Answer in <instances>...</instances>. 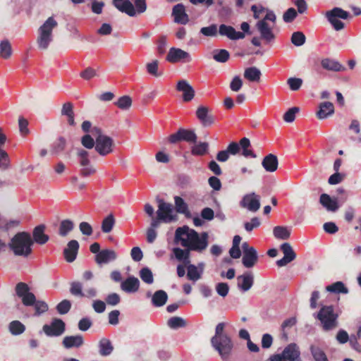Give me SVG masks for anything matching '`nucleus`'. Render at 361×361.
<instances>
[{
    "instance_id": "34",
    "label": "nucleus",
    "mask_w": 361,
    "mask_h": 361,
    "mask_svg": "<svg viewBox=\"0 0 361 361\" xmlns=\"http://www.w3.org/2000/svg\"><path fill=\"white\" fill-rule=\"evenodd\" d=\"M190 250L188 248L185 250H183L180 247L173 248V253L175 258L178 261L181 262L185 266L190 263Z\"/></svg>"
},
{
    "instance_id": "19",
    "label": "nucleus",
    "mask_w": 361,
    "mask_h": 361,
    "mask_svg": "<svg viewBox=\"0 0 361 361\" xmlns=\"http://www.w3.org/2000/svg\"><path fill=\"white\" fill-rule=\"evenodd\" d=\"M308 66L317 67L321 66L322 68H342V65L334 59H320L316 56L310 58Z\"/></svg>"
},
{
    "instance_id": "12",
    "label": "nucleus",
    "mask_w": 361,
    "mask_h": 361,
    "mask_svg": "<svg viewBox=\"0 0 361 361\" xmlns=\"http://www.w3.org/2000/svg\"><path fill=\"white\" fill-rule=\"evenodd\" d=\"M77 155L80 166V175L82 178H87L96 173V169L91 164L89 153L83 149H78Z\"/></svg>"
},
{
    "instance_id": "40",
    "label": "nucleus",
    "mask_w": 361,
    "mask_h": 361,
    "mask_svg": "<svg viewBox=\"0 0 361 361\" xmlns=\"http://www.w3.org/2000/svg\"><path fill=\"white\" fill-rule=\"evenodd\" d=\"M244 78L252 82L260 81L262 73L259 69H245Z\"/></svg>"
},
{
    "instance_id": "53",
    "label": "nucleus",
    "mask_w": 361,
    "mask_h": 361,
    "mask_svg": "<svg viewBox=\"0 0 361 361\" xmlns=\"http://www.w3.org/2000/svg\"><path fill=\"white\" fill-rule=\"evenodd\" d=\"M140 276L141 279L147 284H152L154 281L152 272L147 267L142 268L140 270Z\"/></svg>"
},
{
    "instance_id": "56",
    "label": "nucleus",
    "mask_w": 361,
    "mask_h": 361,
    "mask_svg": "<svg viewBox=\"0 0 361 361\" xmlns=\"http://www.w3.org/2000/svg\"><path fill=\"white\" fill-rule=\"evenodd\" d=\"M71 308V302L68 300H63L56 306V310L60 314H67Z\"/></svg>"
},
{
    "instance_id": "15",
    "label": "nucleus",
    "mask_w": 361,
    "mask_h": 361,
    "mask_svg": "<svg viewBox=\"0 0 361 361\" xmlns=\"http://www.w3.org/2000/svg\"><path fill=\"white\" fill-rule=\"evenodd\" d=\"M42 330L47 336L58 337L65 332L66 324L62 319L54 318L49 324H44Z\"/></svg>"
},
{
    "instance_id": "51",
    "label": "nucleus",
    "mask_w": 361,
    "mask_h": 361,
    "mask_svg": "<svg viewBox=\"0 0 361 361\" xmlns=\"http://www.w3.org/2000/svg\"><path fill=\"white\" fill-rule=\"evenodd\" d=\"M208 150V144L207 142H200L192 147V154L196 156H202Z\"/></svg>"
},
{
    "instance_id": "29",
    "label": "nucleus",
    "mask_w": 361,
    "mask_h": 361,
    "mask_svg": "<svg viewBox=\"0 0 361 361\" xmlns=\"http://www.w3.org/2000/svg\"><path fill=\"white\" fill-rule=\"evenodd\" d=\"M219 34L226 36L231 39H239L245 37V34L241 32L236 31L233 27L221 25L219 27Z\"/></svg>"
},
{
    "instance_id": "48",
    "label": "nucleus",
    "mask_w": 361,
    "mask_h": 361,
    "mask_svg": "<svg viewBox=\"0 0 361 361\" xmlns=\"http://www.w3.org/2000/svg\"><path fill=\"white\" fill-rule=\"evenodd\" d=\"M12 54L11 45L8 40L0 42V56L3 59H8Z\"/></svg>"
},
{
    "instance_id": "23",
    "label": "nucleus",
    "mask_w": 361,
    "mask_h": 361,
    "mask_svg": "<svg viewBox=\"0 0 361 361\" xmlns=\"http://www.w3.org/2000/svg\"><path fill=\"white\" fill-rule=\"evenodd\" d=\"M319 203L328 212H336L339 208L337 198L331 197L329 195L326 193H323L320 195Z\"/></svg>"
},
{
    "instance_id": "30",
    "label": "nucleus",
    "mask_w": 361,
    "mask_h": 361,
    "mask_svg": "<svg viewBox=\"0 0 361 361\" xmlns=\"http://www.w3.org/2000/svg\"><path fill=\"white\" fill-rule=\"evenodd\" d=\"M62 343L67 349L79 348L83 345L84 340L81 335L67 336L63 338Z\"/></svg>"
},
{
    "instance_id": "2",
    "label": "nucleus",
    "mask_w": 361,
    "mask_h": 361,
    "mask_svg": "<svg viewBox=\"0 0 361 361\" xmlns=\"http://www.w3.org/2000/svg\"><path fill=\"white\" fill-rule=\"evenodd\" d=\"M15 290L16 295L21 299L23 305L34 307L35 316H39L48 310V305L44 301L37 300L35 295L30 292V288L27 283L23 282L18 283Z\"/></svg>"
},
{
    "instance_id": "11",
    "label": "nucleus",
    "mask_w": 361,
    "mask_h": 361,
    "mask_svg": "<svg viewBox=\"0 0 361 361\" xmlns=\"http://www.w3.org/2000/svg\"><path fill=\"white\" fill-rule=\"evenodd\" d=\"M325 16L333 27L336 31H339L343 30L345 26L344 23L339 19H348L350 17V13L339 7H335L326 11Z\"/></svg>"
},
{
    "instance_id": "43",
    "label": "nucleus",
    "mask_w": 361,
    "mask_h": 361,
    "mask_svg": "<svg viewBox=\"0 0 361 361\" xmlns=\"http://www.w3.org/2000/svg\"><path fill=\"white\" fill-rule=\"evenodd\" d=\"M273 234L277 239L287 240L290 235V231L286 227L277 226L274 228Z\"/></svg>"
},
{
    "instance_id": "60",
    "label": "nucleus",
    "mask_w": 361,
    "mask_h": 361,
    "mask_svg": "<svg viewBox=\"0 0 361 361\" xmlns=\"http://www.w3.org/2000/svg\"><path fill=\"white\" fill-rule=\"evenodd\" d=\"M289 87L293 91L298 90L302 84V80L298 78H290L287 80Z\"/></svg>"
},
{
    "instance_id": "64",
    "label": "nucleus",
    "mask_w": 361,
    "mask_h": 361,
    "mask_svg": "<svg viewBox=\"0 0 361 361\" xmlns=\"http://www.w3.org/2000/svg\"><path fill=\"white\" fill-rule=\"evenodd\" d=\"M229 58V53L226 49L217 51L214 54V59L219 62H225Z\"/></svg>"
},
{
    "instance_id": "9",
    "label": "nucleus",
    "mask_w": 361,
    "mask_h": 361,
    "mask_svg": "<svg viewBox=\"0 0 361 361\" xmlns=\"http://www.w3.org/2000/svg\"><path fill=\"white\" fill-rule=\"evenodd\" d=\"M92 133L95 137V150L101 156H106L113 152L114 141L112 138L103 135L98 128H94Z\"/></svg>"
},
{
    "instance_id": "55",
    "label": "nucleus",
    "mask_w": 361,
    "mask_h": 361,
    "mask_svg": "<svg viewBox=\"0 0 361 361\" xmlns=\"http://www.w3.org/2000/svg\"><path fill=\"white\" fill-rule=\"evenodd\" d=\"M116 105L121 109H128L132 105V99L129 96H123L118 99Z\"/></svg>"
},
{
    "instance_id": "14",
    "label": "nucleus",
    "mask_w": 361,
    "mask_h": 361,
    "mask_svg": "<svg viewBox=\"0 0 361 361\" xmlns=\"http://www.w3.org/2000/svg\"><path fill=\"white\" fill-rule=\"evenodd\" d=\"M158 209L157 215L164 223H171L176 220V215L173 214V207L171 203L164 202L163 200H158Z\"/></svg>"
},
{
    "instance_id": "37",
    "label": "nucleus",
    "mask_w": 361,
    "mask_h": 361,
    "mask_svg": "<svg viewBox=\"0 0 361 361\" xmlns=\"http://www.w3.org/2000/svg\"><path fill=\"white\" fill-rule=\"evenodd\" d=\"M185 266L188 270L187 278L188 280L196 282L202 278V274H201V270H199L196 265L189 263Z\"/></svg>"
},
{
    "instance_id": "49",
    "label": "nucleus",
    "mask_w": 361,
    "mask_h": 361,
    "mask_svg": "<svg viewBox=\"0 0 361 361\" xmlns=\"http://www.w3.org/2000/svg\"><path fill=\"white\" fill-rule=\"evenodd\" d=\"M176 210L178 213L186 214L188 213V207L184 200L178 196L174 197Z\"/></svg>"
},
{
    "instance_id": "59",
    "label": "nucleus",
    "mask_w": 361,
    "mask_h": 361,
    "mask_svg": "<svg viewBox=\"0 0 361 361\" xmlns=\"http://www.w3.org/2000/svg\"><path fill=\"white\" fill-rule=\"evenodd\" d=\"M300 109L298 107L294 106L289 109L284 114H283V120L287 123H292L295 118V114L299 112Z\"/></svg>"
},
{
    "instance_id": "54",
    "label": "nucleus",
    "mask_w": 361,
    "mask_h": 361,
    "mask_svg": "<svg viewBox=\"0 0 361 361\" xmlns=\"http://www.w3.org/2000/svg\"><path fill=\"white\" fill-rule=\"evenodd\" d=\"M10 166V159L8 153L0 148V169L6 170Z\"/></svg>"
},
{
    "instance_id": "25",
    "label": "nucleus",
    "mask_w": 361,
    "mask_h": 361,
    "mask_svg": "<svg viewBox=\"0 0 361 361\" xmlns=\"http://www.w3.org/2000/svg\"><path fill=\"white\" fill-rule=\"evenodd\" d=\"M79 250V243L76 240H71L67 244L66 247L63 250L65 259L68 262H73L77 257Z\"/></svg>"
},
{
    "instance_id": "4",
    "label": "nucleus",
    "mask_w": 361,
    "mask_h": 361,
    "mask_svg": "<svg viewBox=\"0 0 361 361\" xmlns=\"http://www.w3.org/2000/svg\"><path fill=\"white\" fill-rule=\"evenodd\" d=\"M315 317L320 321L322 329L325 331H331L338 325V314L335 312L332 305L322 306Z\"/></svg>"
},
{
    "instance_id": "3",
    "label": "nucleus",
    "mask_w": 361,
    "mask_h": 361,
    "mask_svg": "<svg viewBox=\"0 0 361 361\" xmlns=\"http://www.w3.org/2000/svg\"><path fill=\"white\" fill-rule=\"evenodd\" d=\"M33 240L29 233L18 232L8 243V247L16 256L27 257L32 253Z\"/></svg>"
},
{
    "instance_id": "7",
    "label": "nucleus",
    "mask_w": 361,
    "mask_h": 361,
    "mask_svg": "<svg viewBox=\"0 0 361 361\" xmlns=\"http://www.w3.org/2000/svg\"><path fill=\"white\" fill-rule=\"evenodd\" d=\"M134 2L135 6L129 0H114V5L120 11L130 16H135L137 13H142L146 11V0H134Z\"/></svg>"
},
{
    "instance_id": "26",
    "label": "nucleus",
    "mask_w": 361,
    "mask_h": 361,
    "mask_svg": "<svg viewBox=\"0 0 361 361\" xmlns=\"http://www.w3.org/2000/svg\"><path fill=\"white\" fill-rule=\"evenodd\" d=\"M238 287L243 292L249 290L254 283V276L251 272H246L237 277Z\"/></svg>"
},
{
    "instance_id": "52",
    "label": "nucleus",
    "mask_w": 361,
    "mask_h": 361,
    "mask_svg": "<svg viewBox=\"0 0 361 361\" xmlns=\"http://www.w3.org/2000/svg\"><path fill=\"white\" fill-rule=\"evenodd\" d=\"M79 75L84 80H89L94 77L101 76L100 73L97 71L96 69H82Z\"/></svg>"
},
{
    "instance_id": "44",
    "label": "nucleus",
    "mask_w": 361,
    "mask_h": 361,
    "mask_svg": "<svg viewBox=\"0 0 361 361\" xmlns=\"http://www.w3.org/2000/svg\"><path fill=\"white\" fill-rule=\"evenodd\" d=\"M74 228V224L70 219H65L61 221L59 234L61 236L65 237Z\"/></svg>"
},
{
    "instance_id": "18",
    "label": "nucleus",
    "mask_w": 361,
    "mask_h": 361,
    "mask_svg": "<svg viewBox=\"0 0 361 361\" xmlns=\"http://www.w3.org/2000/svg\"><path fill=\"white\" fill-rule=\"evenodd\" d=\"M281 250L283 252L284 256L282 259H279L276 262L277 266L280 267L287 265L288 263L293 261L296 257V255L290 243H284L281 244Z\"/></svg>"
},
{
    "instance_id": "13",
    "label": "nucleus",
    "mask_w": 361,
    "mask_h": 361,
    "mask_svg": "<svg viewBox=\"0 0 361 361\" xmlns=\"http://www.w3.org/2000/svg\"><path fill=\"white\" fill-rule=\"evenodd\" d=\"M82 283L80 281H73L70 284V293L78 298H93L97 295V290L93 286L87 287L83 291Z\"/></svg>"
},
{
    "instance_id": "22",
    "label": "nucleus",
    "mask_w": 361,
    "mask_h": 361,
    "mask_svg": "<svg viewBox=\"0 0 361 361\" xmlns=\"http://www.w3.org/2000/svg\"><path fill=\"white\" fill-rule=\"evenodd\" d=\"M167 60L171 62H178V61H190V56L189 54L180 49L171 48L170 49L167 57Z\"/></svg>"
},
{
    "instance_id": "42",
    "label": "nucleus",
    "mask_w": 361,
    "mask_h": 361,
    "mask_svg": "<svg viewBox=\"0 0 361 361\" xmlns=\"http://www.w3.org/2000/svg\"><path fill=\"white\" fill-rule=\"evenodd\" d=\"M326 290L330 293H343L347 294L348 289L345 287L342 281L335 282L329 286H327Z\"/></svg>"
},
{
    "instance_id": "1",
    "label": "nucleus",
    "mask_w": 361,
    "mask_h": 361,
    "mask_svg": "<svg viewBox=\"0 0 361 361\" xmlns=\"http://www.w3.org/2000/svg\"><path fill=\"white\" fill-rule=\"evenodd\" d=\"M208 239L207 232L199 233L187 226L178 228L175 232V241L190 251L202 252L208 246Z\"/></svg>"
},
{
    "instance_id": "47",
    "label": "nucleus",
    "mask_w": 361,
    "mask_h": 361,
    "mask_svg": "<svg viewBox=\"0 0 361 361\" xmlns=\"http://www.w3.org/2000/svg\"><path fill=\"white\" fill-rule=\"evenodd\" d=\"M310 350L315 361H329L326 355L319 347L312 345Z\"/></svg>"
},
{
    "instance_id": "58",
    "label": "nucleus",
    "mask_w": 361,
    "mask_h": 361,
    "mask_svg": "<svg viewBox=\"0 0 361 361\" xmlns=\"http://www.w3.org/2000/svg\"><path fill=\"white\" fill-rule=\"evenodd\" d=\"M217 25L212 24L208 27H203L200 29V33L205 37H214L217 35Z\"/></svg>"
},
{
    "instance_id": "61",
    "label": "nucleus",
    "mask_w": 361,
    "mask_h": 361,
    "mask_svg": "<svg viewBox=\"0 0 361 361\" xmlns=\"http://www.w3.org/2000/svg\"><path fill=\"white\" fill-rule=\"evenodd\" d=\"M19 130L22 136H26L30 130L28 129V121L23 117L18 118Z\"/></svg>"
},
{
    "instance_id": "20",
    "label": "nucleus",
    "mask_w": 361,
    "mask_h": 361,
    "mask_svg": "<svg viewBox=\"0 0 361 361\" xmlns=\"http://www.w3.org/2000/svg\"><path fill=\"white\" fill-rule=\"evenodd\" d=\"M195 114L204 127L210 126L214 122V118L213 116L209 114V109L207 106H199L196 110Z\"/></svg>"
},
{
    "instance_id": "5",
    "label": "nucleus",
    "mask_w": 361,
    "mask_h": 361,
    "mask_svg": "<svg viewBox=\"0 0 361 361\" xmlns=\"http://www.w3.org/2000/svg\"><path fill=\"white\" fill-rule=\"evenodd\" d=\"M276 15L273 11H267L264 18L259 20L256 24V27L259 31L261 38L270 42L274 38L273 29L276 24Z\"/></svg>"
},
{
    "instance_id": "16",
    "label": "nucleus",
    "mask_w": 361,
    "mask_h": 361,
    "mask_svg": "<svg viewBox=\"0 0 361 361\" xmlns=\"http://www.w3.org/2000/svg\"><path fill=\"white\" fill-rule=\"evenodd\" d=\"M260 205V197L255 192L245 195L240 202L241 207L253 213L259 209Z\"/></svg>"
},
{
    "instance_id": "10",
    "label": "nucleus",
    "mask_w": 361,
    "mask_h": 361,
    "mask_svg": "<svg viewBox=\"0 0 361 361\" xmlns=\"http://www.w3.org/2000/svg\"><path fill=\"white\" fill-rule=\"evenodd\" d=\"M267 361H302L299 346L291 343L285 347L281 353L271 355Z\"/></svg>"
},
{
    "instance_id": "35",
    "label": "nucleus",
    "mask_w": 361,
    "mask_h": 361,
    "mask_svg": "<svg viewBox=\"0 0 361 361\" xmlns=\"http://www.w3.org/2000/svg\"><path fill=\"white\" fill-rule=\"evenodd\" d=\"M99 353L102 356H108L114 350V346L111 341L106 338H102L98 344Z\"/></svg>"
},
{
    "instance_id": "32",
    "label": "nucleus",
    "mask_w": 361,
    "mask_h": 361,
    "mask_svg": "<svg viewBox=\"0 0 361 361\" xmlns=\"http://www.w3.org/2000/svg\"><path fill=\"white\" fill-rule=\"evenodd\" d=\"M44 230L45 226L44 225H39L34 228L32 232L33 242L44 245L49 240V238L44 233Z\"/></svg>"
},
{
    "instance_id": "6",
    "label": "nucleus",
    "mask_w": 361,
    "mask_h": 361,
    "mask_svg": "<svg viewBox=\"0 0 361 361\" xmlns=\"http://www.w3.org/2000/svg\"><path fill=\"white\" fill-rule=\"evenodd\" d=\"M58 23L53 17L48 18L39 27L37 44L40 49H46L52 41V31L56 27Z\"/></svg>"
},
{
    "instance_id": "33",
    "label": "nucleus",
    "mask_w": 361,
    "mask_h": 361,
    "mask_svg": "<svg viewBox=\"0 0 361 361\" xmlns=\"http://www.w3.org/2000/svg\"><path fill=\"white\" fill-rule=\"evenodd\" d=\"M334 113V107L331 102H324L320 104L317 116L319 119H324Z\"/></svg>"
},
{
    "instance_id": "50",
    "label": "nucleus",
    "mask_w": 361,
    "mask_h": 361,
    "mask_svg": "<svg viewBox=\"0 0 361 361\" xmlns=\"http://www.w3.org/2000/svg\"><path fill=\"white\" fill-rule=\"evenodd\" d=\"M115 224V219L112 214L107 216L102 222V231L108 233H110Z\"/></svg>"
},
{
    "instance_id": "46",
    "label": "nucleus",
    "mask_w": 361,
    "mask_h": 361,
    "mask_svg": "<svg viewBox=\"0 0 361 361\" xmlns=\"http://www.w3.org/2000/svg\"><path fill=\"white\" fill-rule=\"evenodd\" d=\"M179 131L181 141L188 142H195L197 141V137L194 130L180 128Z\"/></svg>"
},
{
    "instance_id": "17",
    "label": "nucleus",
    "mask_w": 361,
    "mask_h": 361,
    "mask_svg": "<svg viewBox=\"0 0 361 361\" xmlns=\"http://www.w3.org/2000/svg\"><path fill=\"white\" fill-rule=\"evenodd\" d=\"M242 249L243 252V256L242 259V263L246 268L252 267L258 259V255L256 250L250 246L248 243L244 242L242 244Z\"/></svg>"
},
{
    "instance_id": "28",
    "label": "nucleus",
    "mask_w": 361,
    "mask_h": 361,
    "mask_svg": "<svg viewBox=\"0 0 361 361\" xmlns=\"http://www.w3.org/2000/svg\"><path fill=\"white\" fill-rule=\"evenodd\" d=\"M172 14L174 16V21L177 23L185 25L189 21L185 6L182 4H178L173 7Z\"/></svg>"
},
{
    "instance_id": "57",
    "label": "nucleus",
    "mask_w": 361,
    "mask_h": 361,
    "mask_svg": "<svg viewBox=\"0 0 361 361\" xmlns=\"http://www.w3.org/2000/svg\"><path fill=\"white\" fill-rule=\"evenodd\" d=\"M305 36L301 32H293L291 37L292 43L297 47L302 46L305 42Z\"/></svg>"
},
{
    "instance_id": "39",
    "label": "nucleus",
    "mask_w": 361,
    "mask_h": 361,
    "mask_svg": "<svg viewBox=\"0 0 361 361\" xmlns=\"http://www.w3.org/2000/svg\"><path fill=\"white\" fill-rule=\"evenodd\" d=\"M187 322L180 317H172L167 321V326L171 329H178L179 328L185 327Z\"/></svg>"
},
{
    "instance_id": "27",
    "label": "nucleus",
    "mask_w": 361,
    "mask_h": 361,
    "mask_svg": "<svg viewBox=\"0 0 361 361\" xmlns=\"http://www.w3.org/2000/svg\"><path fill=\"white\" fill-rule=\"evenodd\" d=\"M140 287V281L135 276H129L121 283V288L126 293H133L138 290Z\"/></svg>"
},
{
    "instance_id": "62",
    "label": "nucleus",
    "mask_w": 361,
    "mask_h": 361,
    "mask_svg": "<svg viewBox=\"0 0 361 361\" xmlns=\"http://www.w3.org/2000/svg\"><path fill=\"white\" fill-rule=\"evenodd\" d=\"M216 291L220 296L225 298L229 291V286L226 283L221 282L216 285Z\"/></svg>"
},
{
    "instance_id": "45",
    "label": "nucleus",
    "mask_w": 361,
    "mask_h": 361,
    "mask_svg": "<svg viewBox=\"0 0 361 361\" xmlns=\"http://www.w3.org/2000/svg\"><path fill=\"white\" fill-rule=\"evenodd\" d=\"M8 329L12 335L18 336L22 334L25 331V326L20 321L15 320L10 322Z\"/></svg>"
},
{
    "instance_id": "8",
    "label": "nucleus",
    "mask_w": 361,
    "mask_h": 361,
    "mask_svg": "<svg viewBox=\"0 0 361 361\" xmlns=\"http://www.w3.org/2000/svg\"><path fill=\"white\" fill-rule=\"evenodd\" d=\"M211 345L223 361L229 359L234 347L233 342L229 336H222L219 338H211Z\"/></svg>"
},
{
    "instance_id": "24",
    "label": "nucleus",
    "mask_w": 361,
    "mask_h": 361,
    "mask_svg": "<svg viewBox=\"0 0 361 361\" xmlns=\"http://www.w3.org/2000/svg\"><path fill=\"white\" fill-rule=\"evenodd\" d=\"M176 90L183 92L184 102H190L195 97V90L185 80H179L177 83Z\"/></svg>"
},
{
    "instance_id": "38",
    "label": "nucleus",
    "mask_w": 361,
    "mask_h": 361,
    "mask_svg": "<svg viewBox=\"0 0 361 361\" xmlns=\"http://www.w3.org/2000/svg\"><path fill=\"white\" fill-rule=\"evenodd\" d=\"M66 142L63 137H59L51 145L50 152L53 155H59L62 153L66 148Z\"/></svg>"
},
{
    "instance_id": "41",
    "label": "nucleus",
    "mask_w": 361,
    "mask_h": 361,
    "mask_svg": "<svg viewBox=\"0 0 361 361\" xmlns=\"http://www.w3.org/2000/svg\"><path fill=\"white\" fill-rule=\"evenodd\" d=\"M73 109V104L71 102H66L63 105L61 109V114L67 116L68 123L71 126H73L75 124Z\"/></svg>"
},
{
    "instance_id": "21",
    "label": "nucleus",
    "mask_w": 361,
    "mask_h": 361,
    "mask_svg": "<svg viewBox=\"0 0 361 361\" xmlns=\"http://www.w3.org/2000/svg\"><path fill=\"white\" fill-rule=\"evenodd\" d=\"M116 258L117 254L114 250L104 249L95 255L94 260L97 264L102 265L103 264H109V262L116 260Z\"/></svg>"
},
{
    "instance_id": "31",
    "label": "nucleus",
    "mask_w": 361,
    "mask_h": 361,
    "mask_svg": "<svg viewBox=\"0 0 361 361\" xmlns=\"http://www.w3.org/2000/svg\"><path fill=\"white\" fill-rule=\"evenodd\" d=\"M262 165L266 171L274 172L278 168V158L276 155L269 154L263 159Z\"/></svg>"
},
{
    "instance_id": "63",
    "label": "nucleus",
    "mask_w": 361,
    "mask_h": 361,
    "mask_svg": "<svg viewBox=\"0 0 361 361\" xmlns=\"http://www.w3.org/2000/svg\"><path fill=\"white\" fill-rule=\"evenodd\" d=\"M260 220L257 217H253L250 221L245 222L244 224L245 229L247 232L252 231L254 228H256L260 226Z\"/></svg>"
},
{
    "instance_id": "36",
    "label": "nucleus",
    "mask_w": 361,
    "mask_h": 361,
    "mask_svg": "<svg viewBox=\"0 0 361 361\" xmlns=\"http://www.w3.org/2000/svg\"><path fill=\"white\" fill-rule=\"evenodd\" d=\"M167 299V293L164 290H159L154 293L152 298V302L155 307H161L166 304Z\"/></svg>"
}]
</instances>
